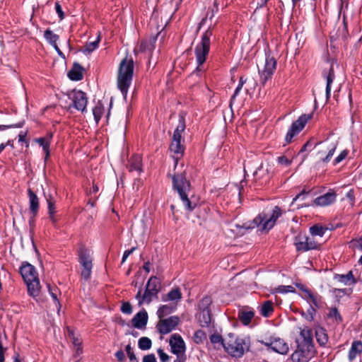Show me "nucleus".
<instances>
[{
	"instance_id": "obj_1",
	"label": "nucleus",
	"mask_w": 362,
	"mask_h": 362,
	"mask_svg": "<svg viewBox=\"0 0 362 362\" xmlns=\"http://www.w3.org/2000/svg\"><path fill=\"white\" fill-rule=\"evenodd\" d=\"M311 329L300 328V336L296 339V349L291 355L293 362H309L316 354Z\"/></svg>"
},
{
	"instance_id": "obj_2",
	"label": "nucleus",
	"mask_w": 362,
	"mask_h": 362,
	"mask_svg": "<svg viewBox=\"0 0 362 362\" xmlns=\"http://www.w3.org/2000/svg\"><path fill=\"white\" fill-rule=\"evenodd\" d=\"M172 180L173 187L179 194L185 209L188 211H192L197 207V203L191 195V185L186 179L185 172L175 173L172 176Z\"/></svg>"
},
{
	"instance_id": "obj_3",
	"label": "nucleus",
	"mask_w": 362,
	"mask_h": 362,
	"mask_svg": "<svg viewBox=\"0 0 362 362\" xmlns=\"http://www.w3.org/2000/svg\"><path fill=\"white\" fill-rule=\"evenodd\" d=\"M134 73V61L124 58L119 64L117 75V86L125 96L132 83Z\"/></svg>"
},
{
	"instance_id": "obj_4",
	"label": "nucleus",
	"mask_w": 362,
	"mask_h": 362,
	"mask_svg": "<svg viewBox=\"0 0 362 362\" xmlns=\"http://www.w3.org/2000/svg\"><path fill=\"white\" fill-rule=\"evenodd\" d=\"M160 280L156 276H151L148 279L144 293L141 295V289L140 288L136 295L139 306H141L145 303L149 304L153 298L157 297L160 290Z\"/></svg>"
},
{
	"instance_id": "obj_5",
	"label": "nucleus",
	"mask_w": 362,
	"mask_h": 362,
	"mask_svg": "<svg viewBox=\"0 0 362 362\" xmlns=\"http://www.w3.org/2000/svg\"><path fill=\"white\" fill-rule=\"evenodd\" d=\"M211 35L212 30L211 29L206 30L202 35L201 42L198 44L195 48L194 52L197 63V71H204L202 65L205 62L209 52L210 38Z\"/></svg>"
},
{
	"instance_id": "obj_6",
	"label": "nucleus",
	"mask_w": 362,
	"mask_h": 362,
	"mask_svg": "<svg viewBox=\"0 0 362 362\" xmlns=\"http://www.w3.org/2000/svg\"><path fill=\"white\" fill-rule=\"evenodd\" d=\"M249 339L230 337L223 347L233 357L240 358L250 349Z\"/></svg>"
},
{
	"instance_id": "obj_7",
	"label": "nucleus",
	"mask_w": 362,
	"mask_h": 362,
	"mask_svg": "<svg viewBox=\"0 0 362 362\" xmlns=\"http://www.w3.org/2000/svg\"><path fill=\"white\" fill-rule=\"evenodd\" d=\"M282 214V211L279 206H275L270 216L265 213L259 214L255 219L254 223L259 228L260 230L268 231L274 226L276 220Z\"/></svg>"
},
{
	"instance_id": "obj_8",
	"label": "nucleus",
	"mask_w": 362,
	"mask_h": 362,
	"mask_svg": "<svg viewBox=\"0 0 362 362\" xmlns=\"http://www.w3.org/2000/svg\"><path fill=\"white\" fill-rule=\"evenodd\" d=\"M337 142L326 140L324 142L315 144L314 148H317V154L323 163H328L332 157L336 148Z\"/></svg>"
},
{
	"instance_id": "obj_9",
	"label": "nucleus",
	"mask_w": 362,
	"mask_h": 362,
	"mask_svg": "<svg viewBox=\"0 0 362 362\" xmlns=\"http://www.w3.org/2000/svg\"><path fill=\"white\" fill-rule=\"evenodd\" d=\"M294 245L298 252H306L318 248L319 244L313 237L298 234L294 240Z\"/></svg>"
},
{
	"instance_id": "obj_10",
	"label": "nucleus",
	"mask_w": 362,
	"mask_h": 362,
	"mask_svg": "<svg viewBox=\"0 0 362 362\" xmlns=\"http://www.w3.org/2000/svg\"><path fill=\"white\" fill-rule=\"evenodd\" d=\"M79 262L83 269L81 271V276L88 280L90 277L91 270L93 267L92 259L88 250L84 247H81L78 250Z\"/></svg>"
},
{
	"instance_id": "obj_11",
	"label": "nucleus",
	"mask_w": 362,
	"mask_h": 362,
	"mask_svg": "<svg viewBox=\"0 0 362 362\" xmlns=\"http://www.w3.org/2000/svg\"><path fill=\"white\" fill-rule=\"evenodd\" d=\"M313 117L312 114L302 115L298 119L293 122L291 127L286 136V141L287 143H291L294 136L298 134L305 127L306 123Z\"/></svg>"
},
{
	"instance_id": "obj_12",
	"label": "nucleus",
	"mask_w": 362,
	"mask_h": 362,
	"mask_svg": "<svg viewBox=\"0 0 362 362\" xmlns=\"http://www.w3.org/2000/svg\"><path fill=\"white\" fill-rule=\"evenodd\" d=\"M276 68V60L274 57L267 56L263 70H259L261 82L264 84L267 80L272 78Z\"/></svg>"
},
{
	"instance_id": "obj_13",
	"label": "nucleus",
	"mask_w": 362,
	"mask_h": 362,
	"mask_svg": "<svg viewBox=\"0 0 362 362\" xmlns=\"http://www.w3.org/2000/svg\"><path fill=\"white\" fill-rule=\"evenodd\" d=\"M214 308L211 298L205 296L198 303L196 317H211Z\"/></svg>"
},
{
	"instance_id": "obj_14",
	"label": "nucleus",
	"mask_w": 362,
	"mask_h": 362,
	"mask_svg": "<svg viewBox=\"0 0 362 362\" xmlns=\"http://www.w3.org/2000/svg\"><path fill=\"white\" fill-rule=\"evenodd\" d=\"M259 342L280 354H286L289 350L288 344L280 338L270 339L269 341L262 340Z\"/></svg>"
},
{
	"instance_id": "obj_15",
	"label": "nucleus",
	"mask_w": 362,
	"mask_h": 362,
	"mask_svg": "<svg viewBox=\"0 0 362 362\" xmlns=\"http://www.w3.org/2000/svg\"><path fill=\"white\" fill-rule=\"evenodd\" d=\"M179 318H160L156 328L160 334H167L179 325Z\"/></svg>"
},
{
	"instance_id": "obj_16",
	"label": "nucleus",
	"mask_w": 362,
	"mask_h": 362,
	"mask_svg": "<svg viewBox=\"0 0 362 362\" xmlns=\"http://www.w3.org/2000/svg\"><path fill=\"white\" fill-rule=\"evenodd\" d=\"M69 98L72 100L74 107L82 112L86 110L88 98L86 93L81 90H74L69 95Z\"/></svg>"
},
{
	"instance_id": "obj_17",
	"label": "nucleus",
	"mask_w": 362,
	"mask_h": 362,
	"mask_svg": "<svg viewBox=\"0 0 362 362\" xmlns=\"http://www.w3.org/2000/svg\"><path fill=\"white\" fill-rule=\"evenodd\" d=\"M169 344L173 354H180L181 353H185V343L180 334H173L170 337Z\"/></svg>"
},
{
	"instance_id": "obj_18",
	"label": "nucleus",
	"mask_w": 362,
	"mask_h": 362,
	"mask_svg": "<svg viewBox=\"0 0 362 362\" xmlns=\"http://www.w3.org/2000/svg\"><path fill=\"white\" fill-rule=\"evenodd\" d=\"M20 273L25 282L38 278V273L35 267L26 262H23L20 267Z\"/></svg>"
},
{
	"instance_id": "obj_19",
	"label": "nucleus",
	"mask_w": 362,
	"mask_h": 362,
	"mask_svg": "<svg viewBox=\"0 0 362 362\" xmlns=\"http://www.w3.org/2000/svg\"><path fill=\"white\" fill-rule=\"evenodd\" d=\"M182 138H175L173 136V140L170 146V150L174 153L173 158L175 161V166L177 165L178 160L182 156L185 151L184 146L181 144Z\"/></svg>"
},
{
	"instance_id": "obj_20",
	"label": "nucleus",
	"mask_w": 362,
	"mask_h": 362,
	"mask_svg": "<svg viewBox=\"0 0 362 362\" xmlns=\"http://www.w3.org/2000/svg\"><path fill=\"white\" fill-rule=\"evenodd\" d=\"M28 194L29 197L30 211L33 215L31 219L30 220V223L31 224L33 222V219L37 214L39 210V199L36 194L31 189H28Z\"/></svg>"
},
{
	"instance_id": "obj_21",
	"label": "nucleus",
	"mask_w": 362,
	"mask_h": 362,
	"mask_svg": "<svg viewBox=\"0 0 362 362\" xmlns=\"http://www.w3.org/2000/svg\"><path fill=\"white\" fill-rule=\"evenodd\" d=\"M336 199V194L334 192H328L324 195L317 197L314 200L315 204L317 206H327L333 203Z\"/></svg>"
},
{
	"instance_id": "obj_22",
	"label": "nucleus",
	"mask_w": 362,
	"mask_h": 362,
	"mask_svg": "<svg viewBox=\"0 0 362 362\" xmlns=\"http://www.w3.org/2000/svg\"><path fill=\"white\" fill-rule=\"evenodd\" d=\"M181 298L182 293L180 289L179 288H174L163 297V300L164 302L176 303V305H177Z\"/></svg>"
},
{
	"instance_id": "obj_23",
	"label": "nucleus",
	"mask_w": 362,
	"mask_h": 362,
	"mask_svg": "<svg viewBox=\"0 0 362 362\" xmlns=\"http://www.w3.org/2000/svg\"><path fill=\"white\" fill-rule=\"evenodd\" d=\"M323 75L326 78L327 84H326V98L328 100L330 98L331 94V86L335 78L334 71L332 65L329 67L327 72L325 70L323 71Z\"/></svg>"
},
{
	"instance_id": "obj_24",
	"label": "nucleus",
	"mask_w": 362,
	"mask_h": 362,
	"mask_svg": "<svg viewBox=\"0 0 362 362\" xmlns=\"http://www.w3.org/2000/svg\"><path fill=\"white\" fill-rule=\"evenodd\" d=\"M315 337L320 346H324L328 342V334L325 328L317 327L315 329Z\"/></svg>"
},
{
	"instance_id": "obj_25",
	"label": "nucleus",
	"mask_w": 362,
	"mask_h": 362,
	"mask_svg": "<svg viewBox=\"0 0 362 362\" xmlns=\"http://www.w3.org/2000/svg\"><path fill=\"white\" fill-rule=\"evenodd\" d=\"M310 303H312L316 308L322 306V297L317 293H313L311 291H305V296H303Z\"/></svg>"
},
{
	"instance_id": "obj_26",
	"label": "nucleus",
	"mask_w": 362,
	"mask_h": 362,
	"mask_svg": "<svg viewBox=\"0 0 362 362\" xmlns=\"http://www.w3.org/2000/svg\"><path fill=\"white\" fill-rule=\"evenodd\" d=\"M28 293L33 296L36 297L39 295L40 291V280L39 278L31 280L30 281H25Z\"/></svg>"
},
{
	"instance_id": "obj_27",
	"label": "nucleus",
	"mask_w": 362,
	"mask_h": 362,
	"mask_svg": "<svg viewBox=\"0 0 362 362\" xmlns=\"http://www.w3.org/2000/svg\"><path fill=\"white\" fill-rule=\"evenodd\" d=\"M156 41V37H151L148 40H142L139 45V52H152L155 48V43Z\"/></svg>"
},
{
	"instance_id": "obj_28",
	"label": "nucleus",
	"mask_w": 362,
	"mask_h": 362,
	"mask_svg": "<svg viewBox=\"0 0 362 362\" xmlns=\"http://www.w3.org/2000/svg\"><path fill=\"white\" fill-rule=\"evenodd\" d=\"M362 353V342L361 341H354L349 352V359L353 361L357 355Z\"/></svg>"
},
{
	"instance_id": "obj_29",
	"label": "nucleus",
	"mask_w": 362,
	"mask_h": 362,
	"mask_svg": "<svg viewBox=\"0 0 362 362\" xmlns=\"http://www.w3.org/2000/svg\"><path fill=\"white\" fill-rule=\"evenodd\" d=\"M128 168L129 171L141 172V158L139 156H134L129 162Z\"/></svg>"
},
{
	"instance_id": "obj_30",
	"label": "nucleus",
	"mask_w": 362,
	"mask_h": 362,
	"mask_svg": "<svg viewBox=\"0 0 362 362\" xmlns=\"http://www.w3.org/2000/svg\"><path fill=\"white\" fill-rule=\"evenodd\" d=\"M177 305L176 303L171 302H168V303L162 305L158 311V317H164L165 315L173 313L176 310Z\"/></svg>"
},
{
	"instance_id": "obj_31",
	"label": "nucleus",
	"mask_w": 362,
	"mask_h": 362,
	"mask_svg": "<svg viewBox=\"0 0 362 362\" xmlns=\"http://www.w3.org/2000/svg\"><path fill=\"white\" fill-rule=\"evenodd\" d=\"M82 69L79 64H74V67L69 71L68 76L71 80L80 81L83 78Z\"/></svg>"
},
{
	"instance_id": "obj_32",
	"label": "nucleus",
	"mask_w": 362,
	"mask_h": 362,
	"mask_svg": "<svg viewBox=\"0 0 362 362\" xmlns=\"http://www.w3.org/2000/svg\"><path fill=\"white\" fill-rule=\"evenodd\" d=\"M335 279L345 285H351L356 283L355 278L351 271H349L346 274H337Z\"/></svg>"
},
{
	"instance_id": "obj_33",
	"label": "nucleus",
	"mask_w": 362,
	"mask_h": 362,
	"mask_svg": "<svg viewBox=\"0 0 362 362\" xmlns=\"http://www.w3.org/2000/svg\"><path fill=\"white\" fill-rule=\"evenodd\" d=\"M260 314L267 317L271 315L274 312V303L271 300L264 301L262 305L259 306Z\"/></svg>"
},
{
	"instance_id": "obj_34",
	"label": "nucleus",
	"mask_w": 362,
	"mask_h": 362,
	"mask_svg": "<svg viewBox=\"0 0 362 362\" xmlns=\"http://www.w3.org/2000/svg\"><path fill=\"white\" fill-rule=\"evenodd\" d=\"M52 134H50L48 136H47L46 137H40V138H38L36 139V142L37 144H39L40 146H41L42 147L45 153H46V158H45L46 159L48 158L49 154V144H50V141L52 139Z\"/></svg>"
},
{
	"instance_id": "obj_35",
	"label": "nucleus",
	"mask_w": 362,
	"mask_h": 362,
	"mask_svg": "<svg viewBox=\"0 0 362 362\" xmlns=\"http://www.w3.org/2000/svg\"><path fill=\"white\" fill-rule=\"evenodd\" d=\"M105 107L104 104L102 101L98 100L95 107L93 108V114L94 116V119L95 122L98 124L101 119L102 115L104 114Z\"/></svg>"
},
{
	"instance_id": "obj_36",
	"label": "nucleus",
	"mask_w": 362,
	"mask_h": 362,
	"mask_svg": "<svg viewBox=\"0 0 362 362\" xmlns=\"http://www.w3.org/2000/svg\"><path fill=\"white\" fill-rule=\"evenodd\" d=\"M66 335L71 340L72 344L74 346H81L82 344L81 339L79 338V335L76 334L74 329L69 326L66 327Z\"/></svg>"
},
{
	"instance_id": "obj_37",
	"label": "nucleus",
	"mask_w": 362,
	"mask_h": 362,
	"mask_svg": "<svg viewBox=\"0 0 362 362\" xmlns=\"http://www.w3.org/2000/svg\"><path fill=\"white\" fill-rule=\"evenodd\" d=\"M44 36L47 41L52 46H55L57 45V41L59 40V35L54 34L51 30L47 29L45 31Z\"/></svg>"
},
{
	"instance_id": "obj_38",
	"label": "nucleus",
	"mask_w": 362,
	"mask_h": 362,
	"mask_svg": "<svg viewBox=\"0 0 362 362\" xmlns=\"http://www.w3.org/2000/svg\"><path fill=\"white\" fill-rule=\"evenodd\" d=\"M185 118L182 116H180L179 118V123L177 126L175 130L174 131L173 136L175 138H182V134L185 129Z\"/></svg>"
},
{
	"instance_id": "obj_39",
	"label": "nucleus",
	"mask_w": 362,
	"mask_h": 362,
	"mask_svg": "<svg viewBox=\"0 0 362 362\" xmlns=\"http://www.w3.org/2000/svg\"><path fill=\"white\" fill-rule=\"evenodd\" d=\"M100 41V35H98V36L97 37V39L95 41L86 43V45H85V47L83 49V52L84 53H88V54L92 52L93 50H95L98 47Z\"/></svg>"
},
{
	"instance_id": "obj_40",
	"label": "nucleus",
	"mask_w": 362,
	"mask_h": 362,
	"mask_svg": "<svg viewBox=\"0 0 362 362\" xmlns=\"http://www.w3.org/2000/svg\"><path fill=\"white\" fill-rule=\"evenodd\" d=\"M210 341L214 345V348L219 349L226 344L222 337L218 334H214L210 336Z\"/></svg>"
},
{
	"instance_id": "obj_41",
	"label": "nucleus",
	"mask_w": 362,
	"mask_h": 362,
	"mask_svg": "<svg viewBox=\"0 0 362 362\" xmlns=\"http://www.w3.org/2000/svg\"><path fill=\"white\" fill-rule=\"evenodd\" d=\"M152 345L151 340L146 337H142L139 339L138 346L141 350H148L151 349Z\"/></svg>"
},
{
	"instance_id": "obj_42",
	"label": "nucleus",
	"mask_w": 362,
	"mask_h": 362,
	"mask_svg": "<svg viewBox=\"0 0 362 362\" xmlns=\"http://www.w3.org/2000/svg\"><path fill=\"white\" fill-rule=\"evenodd\" d=\"M148 318H132V325L137 329H145Z\"/></svg>"
},
{
	"instance_id": "obj_43",
	"label": "nucleus",
	"mask_w": 362,
	"mask_h": 362,
	"mask_svg": "<svg viewBox=\"0 0 362 362\" xmlns=\"http://www.w3.org/2000/svg\"><path fill=\"white\" fill-rule=\"evenodd\" d=\"M205 338H206V334H205L204 332L202 330H200V329L196 331L193 336V340L197 344L203 343Z\"/></svg>"
},
{
	"instance_id": "obj_44",
	"label": "nucleus",
	"mask_w": 362,
	"mask_h": 362,
	"mask_svg": "<svg viewBox=\"0 0 362 362\" xmlns=\"http://www.w3.org/2000/svg\"><path fill=\"white\" fill-rule=\"evenodd\" d=\"M311 236L315 238V236L318 235L322 237L325 233V229L322 226H318L317 225L312 226L310 228Z\"/></svg>"
},
{
	"instance_id": "obj_45",
	"label": "nucleus",
	"mask_w": 362,
	"mask_h": 362,
	"mask_svg": "<svg viewBox=\"0 0 362 362\" xmlns=\"http://www.w3.org/2000/svg\"><path fill=\"white\" fill-rule=\"evenodd\" d=\"M46 200L48 205V214H56L55 201L54 200L50 194L46 196Z\"/></svg>"
},
{
	"instance_id": "obj_46",
	"label": "nucleus",
	"mask_w": 362,
	"mask_h": 362,
	"mask_svg": "<svg viewBox=\"0 0 362 362\" xmlns=\"http://www.w3.org/2000/svg\"><path fill=\"white\" fill-rule=\"evenodd\" d=\"M247 79L245 78L243 76H241L239 80V83L238 85V87L235 90V92L233 95L231 97L230 103L233 102V100L236 98V96L239 94L240 91L241 90L243 85L245 83Z\"/></svg>"
},
{
	"instance_id": "obj_47",
	"label": "nucleus",
	"mask_w": 362,
	"mask_h": 362,
	"mask_svg": "<svg viewBox=\"0 0 362 362\" xmlns=\"http://www.w3.org/2000/svg\"><path fill=\"white\" fill-rule=\"evenodd\" d=\"M120 310L124 315H130L132 311V307L129 303L124 302L121 305Z\"/></svg>"
},
{
	"instance_id": "obj_48",
	"label": "nucleus",
	"mask_w": 362,
	"mask_h": 362,
	"mask_svg": "<svg viewBox=\"0 0 362 362\" xmlns=\"http://www.w3.org/2000/svg\"><path fill=\"white\" fill-rule=\"evenodd\" d=\"M279 293H286L288 292H295V288L291 286H280L276 288Z\"/></svg>"
},
{
	"instance_id": "obj_49",
	"label": "nucleus",
	"mask_w": 362,
	"mask_h": 362,
	"mask_svg": "<svg viewBox=\"0 0 362 362\" xmlns=\"http://www.w3.org/2000/svg\"><path fill=\"white\" fill-rule=\"evenodd\" d=\"M24 122L18 124H4L0 125V131H4L10 128H21L23 126Z\"/></svg>"
},
{
	"instance_id": "obj_50",
	"label": "nucleus",
	"mask_w": 362,
	"mask_h": 362,
	"mask_svg": "<svg viewBox=\"0 0 362 362\" xmlns=\"http://www.w3.org/2000/svg\"><path fill=\"white\" fill-rule=\"evenodd\" d=\"M278 163L284 166H289L291 163V160H289L287 157L285 156H281L277 158Z\"/></svg>"
},
{
	"instance_id": "obj_51",
	"label": "nucleus",
	"mask_w": 362,
	"mask_h": 362,
	"mask_svg": "<svg viewBox=\"0 0 362 362\" xmlns=\"http://www.w3.org/2000/svg\"><path fill=\"white\" fill-rule=\"evenodd\" d=\"M349 151L348 150H344L342 151L340 154L334 159V164H338L340 162H341L344 159L346 158L348 156Z\"/></svg>"
},
{
	"instance_id": "obj_52",
	"label": "nucleus",
	"mask_w": 362,
	"mask_h": 362,
	"mask_svg": "<svg viewBox=\"0 0 362 362\" xmlns=\"http://www.w3.org/2000/svg\"><path fill=\"white\" fill-rule=\"evenodd\" d=\"M47 287H48V291L50 293V295L52 296V297L53 298V299L54 300L56 304L58 303L59 304V302L57 300V288L56 287H52L49 284L47 285Z\"/></svg>"
},
{
	"instance_id": "obj_53",
	"label": "nucleus",
	"mask_w": 362,
	"mask_h": 362,
	"mask_svg": "<svg viewBox=\"0 0 362 362\" xmlns=\"http://www.w3.org/2000/svg\"><path fill=\"white\" fill-rule=\"evenodd\" d=\"M126 351H127L128 357L131 361H136V357L135 354H134V351H132L130 344L127 345Z\"/></svg>"
},
{
	"instance_id": "obj_54",
	"label": "nucleus",
	"mask_w": 362,
	"mask_h": 362,
	"mask_svg": "<svg viewBox=\"0 0 362 362\" xmlns=\"http://www.w3.org/2000/svg\"><path fill=\"white\" fill-rule=\"evenodd\" d=\"M329 311L327 317H340V313L337 307H332L329 308Z\"/></svg>"
},
{
	"instance_id": "obj_55",
	"label": "nucleus",
	"mask_w": 362,
	"mask_h": 362,
	"mask_svg": "<svg viewBox=\"0 0 362 362\" xmlns=\"http://www.w3.org/2000/svg\"><path fill=\"white\" fill-rule=\"evenodd\" d=\"M55 10H56V12L57 13L60 20L64 19V13L63 12L62 6L58 1H57L55 3Z\"/></svg>"
},
{
	"instance_id": "obj_56",
	"label": "nucleus",
	"mask_w": 362,
	"mask_h": 362,
	"mask_svg": "<svg viewBox=\"0 0 362 362\" xmlns=\"http://www.w3.org/2000/svg\"><path fill=\"white\" fill-rule=\"evenodd\" d=\"M158 354L162 362H167L169 360V356L164 353L163 349H158Z\"/></svg>"
},
{
	"instance_id": "obj_57",
	"label": "nucleus",
	"mask_w": 362,
	"mask_h": 362,
	"mask_svg": "<svg viewBox=\"0 0 362 362\" xmlns=\"http://www.w3.org/2000/svg\"><path fill=\"white\" fill-rule=\"evenodd\" d=\"M255 312L253 310H242L239 311L238 317H254Z\"/></svg>"
},
{
	"instance_id": "obj_58",
	"label": "nucleus",
	"mask_w": 362,
	"mask_h": 362,
	"mask_svg": "<svg viewBox=\"0 0 362 362\" xmlns=\"http://www.w3.org/2000/svg\"><path fill=\"white\" fill-rule=\"evenodd\" d=\"M26 135H27V132L21 131L18 134V141L19 142H25L26 147H28V146H29L28 141H26V139H25Z\"/></svg>"
},
{
	"instance_id": "obj_59",
	"label": "nucleus",
	"mask_w": 362,
	"mask_h": 362,
	"mask_svg": "<svg viewBox=\"0 0 362 362\" xmlns=\"http://www.w3.org/2000/svg\"><path fill=\"white\" fill-rule=\"evenodd\" d=\"M115 356L119 362H123L125 358L124 353L122 350H119L115 353Z\"/></svg>"
},
{
	"instance_id": "obj_60",
	"label": "nucleus",
	"mask_w": 362,
	"mask_h": 362,
	"mask_svg": "<svg viewBox=\"0 0 362 362\" xmlns=\"http://www.w3.org/2000/svg\"><path fill=\"white\" fill-rule=\"evenodd\" d=\"M143 362H156V358L154 354H148L144 357Z\"/></svg>"
},
{
	"instance_id": "obj_61",
	"label": "nucleus",
	"mask_w": 362,
	"mask_h": 362,
	"mask_svg": "<svg viewBox=\"0 0 362 362\" xmlns=\"http://www.w3.org/2000/svg\"><path fill=\"white\" fill-rule=\"evenodd\" d=\"M177 356V358L174 362H186L187 356L185 353H181L180 354H175Z\"/></svg>"
},
{
	"instance_id": "obj_62",
	"label": "nucleus",
	"mask_w": 362,
	"mask_h": 362,
	"mask_svg": "<svg viewBox=\"0 0 362 362\" xmlns=\"http://www.w3.org/2000/svg\"><path fill=\"white\" fill-rule=\"evenodd\" d=\"M135 249L136 247H132L130 250L124 251L122 259V263H124L126 261L127 258L135 250Z\"/></svg>"
},
{
	"instance_id": "obj_63",
	"label": "nucleus",
	"mask_w": 362,
	"mask_h": 362,
	"mask_svg": "<svg viewBox=\"0 0 362 362\" xmlns=\"http://www.w3.org/2000/svg\"><path fill=\"white\" fill-rule=\"evenodd\" d=\"M308 194V192H305V189H303L300 193H299L298 194H297V195L296 196V197H294V198H293V203L294 202H296V201L297 199H304V197H305L306 194Z\"/></svg>"
},
{
	"instance_id": "obj_64",
	"label": "nucleus",
	"mask_w": 362,
	"mask_h": 362,
	"mask_svg": "<svg viewBox=\"0 0 362 362\" xmlns=\"http://www.w3.org/2000/svg\"><path fill=\"white\" fill-rule=\"evenodd\" d=\"M134 317H148V313L144 309H142L141 310L139 311Z\"/></svg>"
}]
</instances>
